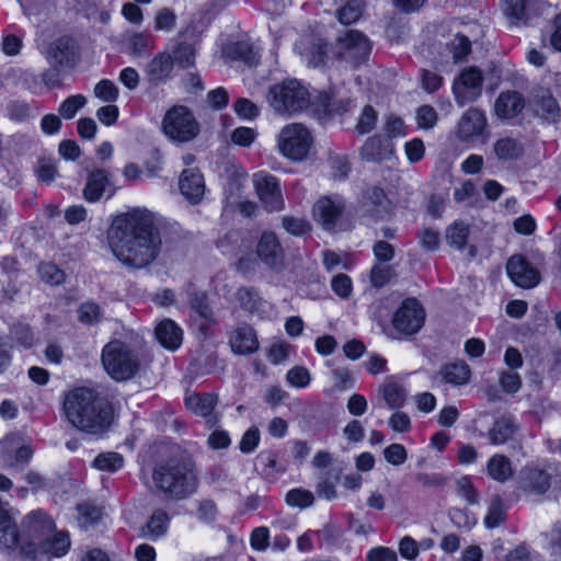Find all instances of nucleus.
Instances as JSON below:
<instances>
[{
    "label": "nucleus",
    "instance_id": "nucleus-1",
    "mask_svg": "<svg viewBox=\"0 0 561 561\" xmlns=\"http://www.w3.org/2000/svg\"><path fill=\"white\" fill-rule=\"evenodd\" d=\"M64 412L73 427L92 435L104 433L112 421L107 403L87 387L76 388L65 396Z\"/></svg>",
    "mask_w": 561,
    "mask_h": 561
},
{
    "label": "nucleus",
    "instance_id": "nucleus-2",
    "mask_svg": "<svg viewBox=\"0 0 561 561\" xmlns=\"http://www.w3.org/2000/svg\"><path fill=\"white\" fill-rule=\"evenodd\" d=\"M152 482L159 493L174 501L188 499L198 488L194 463L183 458L158 462L152 470Z\"/></svg>",
    "mask_w": 561,
    "mask_h": 561
},
{
    "label": "nucleus",
    "instance_id": "nucleus-3",
    "mask_svg": "<svg viewBox=\"0 0 561 561\" xmlns=\"http://www.w3.org/2000/svg\"><path fill=\"white\" fill-rule=\"evenodd\" d=\"M110 245H161L173 242L162 239L149 215L133 211L117 216L107 232Z\"/></svg>",
    "mask_w": 561,
    "mask_h": 561
},
{
    "label": "nucleus",
    "instance_id": "nucleus-4",
    "mask_svg": "<svg viewBox=\"0 0 561 561\" xmlns=\"http://www.w3.org/2000/svg\"><path fill=\"white\" fill-rule=\"evenodd\" d=\"M266 101L276 114L286 116L302 112L311 103L308 90L296 79H286L270 87Z\"/></svg>",
    "mask_w": 561,
    "mask_h": 561
},
{
    "label": "nucleus",
    "instance_id": "nucleus-5",
    "mask_svg": "<svg viewBox=\"0 0 561 561\" xmlns=\"http://www.w3.org/2000/svg\"><path fill=\"white\" fill-rule=\"evenodd\" d=\"M102 364L106 373L116 381H125L135 376L140 363L133 348L119 341L107 343L102 351Z\"/></svg>",
    "mask_w": 561,
    "mask_h": 561
},
{
    "label": "nucleus",
    "instance_id": "nucleus-6",
    "mask_svg": "<svg viewBox=\"0 0 561 561\" xmlns=\"http://www.w3.org/2000/svg\"><path fill=\"white\" fill-rule=\"evenodd\" d=\"M313 144L310 130L301 123L285 125L277 136L279 152L293 161H301L307 158Z\"/></svg>",
    "mask_w": 561,
    "mask_h": 561
},
{
    "label": "nucleus",
    "instance_id": "nucleus-7",
    "mask_svg": "<svg viewBox=\"0 0 561 561\" xmlns=\"http://www.w3.org/2000/svg\"><path fill=\"white\" fill-rule=\"evenodd\" d=\"M162 129L170 139L179 142H187L199 133L193 114L182 105L173 106L165 113Z\"/></svg>",
    "mask_w": 561,
    "mask_h": 561
},
{
    "label": "nucleus",
    "instance_id": "nucleus-8",
    "mask_svg": "<svg viewBox=\"0 0 561 561\" xmlns=\"http://www.w3.org/2000/svg\"><path fill=\"white\" fill-rule=\"evenodd\" d=\"M371 53V42L362 32L350 30L337 37L334 44V55L353 66H358L368 60Z\"/></svg>",
    "mask_w": 561,
    "mask_h": 561
},
{
    "label": "nucleus",
    "instance_id": "nucleus-9",
    "mask_svg": "<svg viewBox=\"0 0 561 561\" xmlns=\"http://www.w3.org/2000/svg\"><path fill=\"white\" fill-rule=\"evenodd\" d=\"M316 220L328 231H343L350 227L344 213V202L340 197H321L313 206Z\"/></svg>",
    "mask_w": 561,
    "mask_h": 561
},
{
    "label": "nucleus",
    "instance_id": "nucleus-10",
    "mask_svg": "<svg viewBox=\"0 0 561 561\" xmlns=\"http://www.w3.org/2000/svg\"><path fill=\"white\" fill-rule=\"evenodd\" d=\"M483 73L476 66L461 70L453 82V94L456 104L460 107L477 101L482 94Z\"/></svg>",
    "mask_w": 561,
    "mask_h": 561
},
{
    "label": "nucleus",
    "instance_id": "nucleus-11",
    "mask_svg": "<svg viewBox=\"0 0 561 561\" xmlns=\"http://www.w3.org/2000/svg\"><path fill=\"white\" fill-rule=\"evenodd\" d=\"M425 321V311L415 298L405 299L392 317V325L398 335H413L421 330Z\"/></svg>",
    "mask_w": 561,
    "mask_h": 561
},
{
    "label": "nucleus",
    "instance_id": "nucleus-12",
    "mask_svg": "<svg viewBox=\"0 0 561 561\" xmlns=\"http://www.w3.org/2000/svg\"><path fill=\"white\" fill-rule=\"evenodd\" d=\"M70 539L67 533L59 531L47 536L43 541L22 545L21 554L27 559H36L38 556L61 557L67 553Z\"/></svg>",
    "mask_w": 561,
    "mask_h": 561
},
{
    "label": "nucleus",
    "instance_id": "nucleus-13",
    "mask_svg": "<svg viewBox=\"0 0 561 561\" xmlns=\"http://www.w3.org/2000/svg\"><path fill=\"white\" fill-rule=\"evenodd\" d=\"M32 456V447L21 443L16 435L7 436L0 444V465L4 468L23 470Z\"/></svg>",
    "mask_w": 561,
    "mask_h": 561
},
{
    "label": "nucleus",
    "instance_id": "nucleus-14",
    "mask_svg": "<svg viewBox=\"0 0 561 561\" xmlns=\"http://www.w3.org/2000/svg\"><path fill=\"white\" fill-rule=\"evenodd\" d=\"M260 260L271 270H280L284 265L283 248H256L254 252L239 257L237 270L244 274L255 271Z\"/></svg>",
    "mask_w": 561,
    "mask_h": 561
},
{
    "label": "nucleus",
    "instance_id": "nucleus-15",
    "mask_svg": "<svg viewBox=\"0 0 561 561\" xmlns=\"http://www.w3.org/2000/svg\"><path fill=\"white\" fill-rule=\"evenodd\" d=\"M253 184L260 201L270 211H278L284 207V201L276 176L266 172L253 175Z\"/></svg>",
    "mask_w": 561,
    "mask_h": 561
},
{
    "label": "nucleus",
    "instance_id": "nucleus-16",
    "mask_svg": "<svg viewBox=\"0 0 561 561\" xmlns=\"http://www.w3.org/2000/svg\"><path fill=\"white\" fill-rule=\"evenodd\" d=\"M488 128L485 113L479 107H470L465 111L458 121L455 135L458 140L468 142L482 136Z\"/></svg>",
    "mask_w": 561,
    "mask_h": 561
},
{
    "label": "nucleus",
    "instance_id": "nucleus-17",
    "mask_svg": "<svg viewBox=\"0 0 561 561\" xmlns=\"http://www.w3.org/2000/svg\"><path fill=\"white\" fill-rule=\"evenodd\" d=\"M511 279L519 287L531 288L539 283L538 271L520 255L512 256L506 265Z\"/></svg>",
    "mask_w": 561,
    "mask_h": 561
},
{
    "label": "nucleus",
    "instance_id": "nucleus-18",
    "mask_svg": "<svg viewBox=\"0 0 561 561\" xmlns=\"http://www.w3.org/2000/svg\"><path fill=\"white\" fill-rule=\"evenodd\" d=\"M173 70V58L167 51L158 53L146 66L145 77L150 85L167 83Z\"/></svg>",
    "mask_w": 561,
    "mask_h": 561
},
{
    "label": "nucleus",
    "instance_id": "nucleus-19",
    "mask_svg": "<svg viewBox=\"0 0 561 561\" xmlns=\"http://www.w3.org/2000/svg\"><path fill=\"white\" fill-rule=\"evenodd\" d=\"M179 187L181 194L192 205L201 203L206 191L204 176L195 169L184 170L181 173Z\"/></svg>",
    "mask_w": 561,
    "mask_h": 561
},
{
    "label": "nucleus",
    "instance_id": "nucleus-20",
    "mask_svg": "<svg viewBox=\"0 0 561 561\" xmlns=\"http://www.w3.org/2000/svg\"><path fill=\"white\" fill-rule=\"evenodd\" d=\"M112 254L125 266L141 268L157 257V248H110Z\"/></svg>",
    "mask_w": 561,
    "mask_h": 561
},
{
    "label": "nucleus",
    "instance_id": "nucleus-21",
    "mask_svg": "<svg viewBox=\"0 0 561 561\" xmlns=\"http://www.w3.org/2000/svg\"><path fill=\"white\" fill-rule=\"evenodd\" d=\"M229 344L234 354L249 355L259 350L255 331L245 323L236 327L229 335Z\"/></svg>",
    "mask_w": 561,
    "mask_h": 561
},
{
    "label": "nucleus",
    "instance_id": "nucleus-22",
    "mask_svg": "<svg viewBox=\"0 0 561 561\" xmlns=\"http://www.w3.org/2000/svg\"><path fill=\"white\" fill-rule=\"evenodd\" d=\"M24 526L30 536L28 542L43 541L47 536L55 530L53 519L43 511H34L30 513L24 520Z\"/></svg>",
    "mask_w": 561,
    "mask_h": 561
},
{
    "label": "nucleus",
    "instance_id": "nucleus-23",
    "mask_svg": "<svg viewBox=\"0 0 561 561\" xmlns=\"http://www.w3.org/2000/svg\"><path fill=\"white\" fill-rule=\"evenodd\" d=\"M533 104L536 113L546 121L556 122L561 115V108L556 98L545 87L534 90Z\"/></svg>",
    "mask_w": 561,
    "mask_h": 561
},
{
    "label": "nucleus",
    "instance_id": "nucleus-24",
    "mask_svg": "<svg viewBox=\"0 0 561 561\" xmlns=\"http://www.w3.org/2000/svg\"><path fill=\"white\" fill-rule=\"evenodd\" d=\"M47 58L54 67H73L76 64V50L72 41L68 37L55 41L48 49Z\"/></svg>",
    "mask_w": 561,
    "mask_h": 561
},
{
    "label": "nucleus",
    "instance_id": "nucleus-25",
    "mask_svg": "<svg viewBox=\"0 0 561 561\" xmlns=\"http://www.w3.org/2000/svg\"><path fill=\"white\" fill-rule=\"evenodd\" d=\"M525 107V101L516 91H505L497 96L494 111L500 118H513L517 116Z\"/></svg>",
    "mask_w": 561,
    "mask_h": 561
},
{
    "label": "nucleus",
    "instance_id": "nucleus-26",
    "mask_svg": "<svg viewBox=\"0 0 561 561\" xmlns=\"http://www.w3.org/2000/svg\"><path fill=\"white\" fill-rule=\"evenodd\" d=\"M110 185V173L105 169H93L89 172L83 188V196L90 203L98 202Z\"/></svg>",
    "mask_w": 561,
    "mask_h": 561
},
{
    "label": "nucleus",
    "instance_id": "nucleus-27",
    "mask_svg": "<svg viewBox=\"0 0 561 561\" xmlns=\"http://www.w3.org/2000/svg\"><path fill=\"white\" fill-rule=\"evenodd\" d=\"M522 488L533 494H543L550 486V474L538 468H524L520 471Z\"/></svg>",
    "mask_w": 561,
    "mask_h": 561
},
{
    "label": "nucleus",
    "instance_id": "nucleus-28",
    "mask_svg": "<svg viewBox=\"0 0 561 561\" xmlns=\"http://www.w3.org/2000/svg\"><path fill=\"white\" fill-rule=\"evenodd\" d=\"M169 523V514L162 508H157L152 512L147 523L141 526L140 536L149 540H158L167 534Z\"/></svg>",
    "mask_w": 561,
    "mask_h": 561
},
{
    "label": "nucleus",
    "instance_id": "nucleus-29",
    "mask_svg": "<svg viewBox=\"0 0 561 561\" xmlns=\"http://www.w3.org/2000/svg\"><path fill=\"white\" fill-rule=\"evenodd\" d=\"M154 332L160 344L170 351L178 350L182 344L183 332L181 328L170 319L161 321Z\"/></svg>",
    "mask_w": 561,
    "mask_h": 561
},
{
    "label": "nucleus",
    "instance_id": "nucleus-30",
    "mask_svg": "<svg viewBox=\"0 0 561 561\" xmlns=\"http://www.w3.org/2000/svg\"><path fill=\"white\" fill-rule=\"evenodd\" d=\"M517 428V424L512 416L502 415L494 422L488 432V436L493 445H502L513 437Z\"/></svg>",
    "mask_w": 561,
    "mask_h": 561
},
{
    "label": "nucleus",
    "instance_id": "nucleus-31",
    "mask_svg": "<svg viewBox=\"0 0 561 561\" xmlns=\"http://www.w3.org/2000/svg\"><path fill=\"white\" fill-rule=\"evenodd\" d=\"M486 471L491 479L500 483L506 482L514 473L511 460L504 455L492 456L486 463Z\"/></svg>",
    "mask_w": 561,
    "mask_h": 561
},
{
    "label": "nucleus",
    "instance_id": "nucleus-32",
    "mask_svg": "<svg viewBox=\"0 0 561 561\" xmlns=\"http://www.w3.org/2000/svg\"><path fill=\"white\" fill-rule=\"evenodd\" d=\"M523 145L515 138L503 137L493 145V153L501 161H512L523 154Z\"/></svg>",
    "mask_w": 561,
    "mask_h": 561
},
{
    "label": "nucleus",
    "instance_id": "nucleus-33",
    "mask_svg": "<svg viewBox=\"0 0 561 561\" xmlns=\"http://www.w3.org/2000/svg\"><path fill=\"white\" fill-rule=\"evenodd\" d=\"M504 13L512 24H526L528 20V0H504Z\"/></svg>",
    "mask_w": 561,
    "mask_h": 561
},
{
    "label": "nucleus",
    "instance_id": "nucleus-34",
    "mask_svg": "<svg viewBox=\"0 0 561 561\" xmlns=\"http://www.w3.org/2000/svg\"><path fill=\"white\" fill-rule=\"evenodd\" d=\"M440 375L444 381L455 386H460L469 380L470 368L465 363H455L446 365L440 370Z\"/></svg>",
    "mask_w": 561,
    "mask_h": 561
},
{
    "label": "nucleus",
    "instance_id": "nucleus-35",
    "mask_svg": "<svg viewBox=\"0 0 561 561\" xmlns=\"http://www.w3.org/2000/svg\"><path fill=\"white\" fill-rule=\"evenodd\" d=\"M225 54L231 59L242 60L249 65H254L259 61L253 46L248 42H236L228 45Z\"/></svg>",
    "mask_w": 561,
    "mask_h": 561
},
{
    "label": "nucleus",
    "instance_id": "nucleus-36",
    "mask_svg": "<svg viewBox=\"0 0 561 561\" xmlns=\"http://www.w3.org/2000/svg\"><path fill=\"white\" fill-rule=\"evenodd\" d=\"M217 398L214 394H192L186 398V407L197 415L207 416L211 413Z\"/></svg>",
    "mask_w": 561,
    "mask_h": 561
},
{
    "label": "nucleus",
    "instance_id": "nucleus-37",
    "mask_svg": "<svg viewBox=\"0 0 561 561\" xmlns=\"http://www.w3.org/2000/svg\"><path fill=\"white\" fill-rule=\"evenodd\" d=\"M389 152L379 136L369 137L360 149L362 158L367 161H379Z\"/></svg>",
    "mask_w": 561,
    "mask_h": 561
},
{
    "label": "nucleus",
    "instance_id": "nucleus-38",
    "mask_svg": "<svg viewBox=\"0 0 561 561\" xmlns=\"http://www.w3.org/2000/svg\"><path fill=\"white\" fill-rule=\"evenodd\" d=\"M470 226L463 220H456L446 228L445 237L451 245H466Z\"/></svg>",
    "mask_w": 561,
    "mask_h": 561
},
{
    "label": "nucleus",
    "instance_id": "nucleus-39",
    "mask_svg": "<svg viewBox=\"0 0 561 561\" xmlns=\"http://www.w3.org/2000/svg\"><path fill=\"white\" fill-rule=\"evenodd\" d=\"M505 519V506L500 495H494L490 502L488 514L484 518L486 528L492 529L500 526Z\"/></svg>",
    "mask_w": 561,
    "mask_h": 561
},
{
    "label": "nucleus",
    "instance_id": "nucleus-40",
    "mask_svg": "<svg viewBox=\"0 0 561 561\" xmlns=\"http://www.w3.org/2000/svg\"><path fill=\"white\" fill-rule=\"evenodd\" d=\"M190 306L192 310L205 320H211L213 312L207 304V296L204 291H198L193 286H190Z\"/></svg>",
    "mask_w": 561,
    "mask_h": 561
},
{
    "label": "nucleus",
    "instance_id": "nucleus-41",
    "mask_svg": "<svg viewBox=\"0 0 561 561\" xmlns=\"http://www.w3.org/2000/svg\"><path fill=\"white\" fill-rule=\"evenodd\" d=\"M124 465V458L118 453H102L93 461V466L102 471H116Z\"/></svg>",
    "mask_w": 561,
    "mask_h": 561
},
{
    "label": "nucleus",
    "instance_id": "nucleus-42",
    "mask_svg": "<svg viewBox=\"0 0 561 561\" xmlns=\"http://www.w3.org/2000/svg\"><path fill=\"white\" fill-rule=\"evenodd\" d=\"M363 13L360 0H351L336 12L337 20L345 25L356 22Z\"/></svg>",
    "mask_w": 561,
    "mask_h": 561
},
{
    "label": "nucleus",
    "instance_id": "nucleus-43",
    "mask_svg": "<svg viewBox=\"0 0 561 561\" xmlns=\"http://www.w3.org/2000/svg\"><path fill=\"white\" fill-rule=\"evenodd\" d=\"M85 103L87 99L82 94L70 95L59 105L58 113L60 117L71 119Z\"/></svg>",
    "mask_w": 561,
    "mask_h": 561
},
{
    "label": "nucleus",
    "instance_id": "nucleus-44",
    "mask_svg": "<svg viewBox=\"0 0 561 561\" xmlns=\"http://www.w3.org/2000/svg\"><path fill=\"white\" fill-rule=\"evenodd\" d=\"M237 299L240 302V306L249 312L257 311L261 305L259 293L254 288L250 287L239 288L237 291Z\"/></svg>",
    "mask_w": 561,
    "mask_h": 561
},
{
    "label": "nucleus",
    "instance_id": "nucleus-45",
    "mask_svg": "<svg viewBox=\"0 0 561 561\" xmlns=\"http://www.w3.org/2000/svg\"><path fill=\"white\" fill-rule=\"evenodd\" d=\"M396 273L389 264L377 263L373 266L370 272V282L374 287L381 288L388 284Z\"/></svg>",
    "mask_w": 561,
    "mask_h": 561
},
{
    "label": "nucleus",
    "instance_id": "nucleus-46",
    "mask_svg": "<svg viewBox=\"0 0 561 561\" xmlns=\"http://www.w3.org/2000/svg\"><path fill=\"white\" fill-rule=\"evenodd\" d=\"M39 278L49 285H59L65 280V273L53 263H41L38 266Z\"/></svg>",
    "mask_w": 561,
    "mask_h": 561
},
{
    "label": "nucleus",
    "instance_id": "nucleus-47",
    "mask_svg": "<svg viewBox=\"0 0 561 561\" xmlns=\"http://www.w3.org/2000/svg\"><path fill=\"white\" fill-rule=\"evenodd\" d=\"M323 264L329 272L337 267L347 270L352 265V260L345 252L337 253L332 250H325L323 252Z\"/></svg>",
    "mask_w": 561,
    "mask_h": 561
},
{
    "label": "nucleus",
    "instance_id": "nucleus-48",
    "mask_svg": "<svg viewBox=\"0 0 561 561\" xmlns=\"http://www.w3.org/2000/svg\"><path fill=\"white\" fill-rule=\"evenodd\" d=\"M285 500L289 506L307 508L313 504L314 496L310 491L293 489L287 492Z\"/></svg>",
    "mask_w": 561,
    "mask_h": 561
},
{
    "label": "nucleus",
    "instance_id": "nucleus-49",
    "mask_svg": "<svg viewBox=\"0 0 561 561\" xmlns=\"http://www.w3.org/2000/svg\"><path fill=\"white\" fill-rule=\"evenodd\" d=\"M383 399L391 409H399L404 404V389L397 383H387L383 387Z\"/></svg>",
    "mask_w": 561,
    "mask_h": 561
},
{
    "label": "nucleus",
    "instance_id": "nucleus-50",
    "mask_svg": "<svg viewBox=\"0 0 561 561\" xmlns=\"http://www.w3.org/2000/svg\"><path fill=\"white\" fill-rule=\"evenodd\" d=\"M102 318L101 308L93 301L82 304L78 309V319L84 324L98 323Z\"/></svg>",
    "mask_w": 561,
    "mask_h": 561
},
{
    "label": "nucleus",
    "instance_id": "nucleus-51",
    "mask_svg": "<svg viewBox=\"0 0 561 561\" xmlns=\"http://www.w3.org/2000/svg\"><path fill=\"white\" fill-rule=\"evenodd\" d=\"M499 382L504 392L512 394L516 393L523 385L520 375L512 369L502 370L499 376Z\"/></svg>",
    "mask_w": 561,
    "mask_h": 561
},
{
    "label": "nucleus",
    "instance_id": "nucleus-52",
    "mask_svg": "<svg viewBox=\"0 0 561 561\" xmlns=\"http://www.w3.org/2000/svg\"><path fill=\"white\" fill-rule=\"evenodd\" d=\"M438 121L436 110L431 105H422L416 111V123L422 129H432Z\"/></svg>",
    "mask_w": 561,
    "mask_h": 561
},
{
    "label": "nucleus",
    "instance_id": "nucleus-53",
    "mask_svg": "<svg viewBox=\"0 0 561 561\" xmlns=\"http://www.w3.org/2000/svg\"><path fill=\"white\" fill-rule=\"evenodd\" d=\"M80 527L89 528L101 518V511L96 506L90 504H80L78 506Z\"/></svg>",
    "mask_w": 561,
    "mask_h": 561
},
{
    "label": "nucleus",
    "instance_id": "nucleus-54",
    "mask_svg": "<svg viewBox=\"0 0 561 561\" xmlns=\"http://www.w3.org/2000/svg\"><path fill=\"white\" fill-rule=\"evenodd\" d=\"M93 92L95 98L107 103L115 102L118 98V89L111 80H101Z\"/></svg>",
    "mask_w": 561,
    "mask_h": 561
},
{
    "label": "nucleus",
    "instance_id": "nucleus-55",
    "mask_svg": "<svg viewBox=\"0 0 561 561\" xmlns=\"http://www.w3.org/2000/svg\"><path fill=\"white\" fill-rule=\"evenodd\" d=\"M176 25V14L169 8H162L154 18L157 31L171 32Z\"/></svg>",
    "mask_w": 561,
    "mask_h": 561
},
{
    "label": "nucleus",
    "instance_id": "nucleus-56",
    "mask_svg": "<svg viewBox=\"0 0 561 561\" xmlns=\"http://www.w3.org/2000/svg\"><path fill=\"white\" fill-rule=\"evenodd\" d=\"M377 122V113L370 105H366L359 116L358 123L355 127L356 131L360 135L371 131Z\"/></svg>",
    "mask_w": 561,
    "mask_h": 561
},
{
    "label": "nucleus",
    "instance_id": "nucleus-57",
    "mask_svg": "<svg viewBox=\"0 0 561 561\" xmlns=\"http://www.w3.org/2000/svg\"><path fill=\"white\" fill-rule=\"evenodd\" d=\"M256 137L257 133L255 129L244 126L236 128L230 135L232 144L241 147H250Z\"/></svg>",
    "mask_w": 561,
    "mask_h": 561
},
{
    "label": "nucleus",
    "instance_id": "nucleus-58",
    "mask_svg": "<svg viewBox=\"0 0 561 561\" xmlns=\"http://www.w3.org/2000/svg\"><path fill=\"white\" fill-rule=\"evenodd\" d=\"M383 457L389 463L401 466L408 459V453L403 445L394 443L385 448Z\"/></svg>",
    "mask_w": 561,
    "mask_h": 561
},
{
    "label": "nucleus",
    "instance_id": "nucleus-59",
    "mask_svg": "<svg viewBox=\"0 0 561 561\" xmlns=\"http://www.w3.org/2000/svg\"><path fill=\"white\" fill-rule=\"evenodd\" d=\"M194 48L190 44H180L174 50L173 62L176 61L183 68H190L194 65Z\"/></svg>",
    "mask_w": 561,
    "mask_h": 561
},
{
    "label": "nucleus",
    "instance_id": "nucleus-60",
    "mask_svg": "<svg viewBox=\"0 0 561 561\" xmlns=\"http://www.w3.org/2000/svg\"><path fill=\"white\" fill-rule=\"evenodd\" d=\"M283 227L294 236H304L311 230V226L307 220L297 217H284Z\"/></svg>",
    "mask_w": 561,
    "mask_h": 561
},
{
    "label": "nucleus",
    "instance_id": "nucleus-61",
    "mask_svg": "<svg viewBox=\"0 0 561 561\" xmlns=\"http://www.w3.org/2000/svg\"><path fill=\"white\" fill-rule=\"evenodd\" d=\"M11 334L16 342H19L23 347H31L34 343V336L31 328L24 323H16L11 329Z\"/></svg>",
    "mask_w": 561,
    "mask_h": 561
},
{
    "label": "nucleus",
    "instance_id": "nucleus-62",
    "mask_svg": "<svg viewBox=\"0 0 561 561\" xmlns=\"http://www.w3.org/2000/svg\"><path fill=\"white\" fill-rule=\"evenodd\" d=\"M404 151L411 163L420 161L425 153V146L422 139L414 138L404 145Z\"/></svg>",
    "mask_w": 561,
    "mask_h": 561
},
{
    "label": "nucleus",
    "instance_id": "nucleus-63",
    "mask_svg": "<svg viewBox=\"0 0 561 561\" xmlns=\"http://www.w3.org/2000/svg\"><path fill=\"white\" fill-rule=\"evenodd\" d=\"M236 113L244 119H254L259 116V107L248 99H239L234 104Z\"/></svg>",
    "mask_w": 561,
    "mask_h": 561
},
{
    "label": "nucleus",
    "instance_id": "nucleus-64",
    "mask_svg": "<svg viewBox=\"0 0 561 561\" xmlns=\"http://www.w3.org/2000/svg\"><path fill=\"white\" fill-rule=\"evenodd\" d=\"M287 380L294 387L302 388L309 385L310 374L307 368L297 366L287 373Z\"/></svg>",
    "mask_w": 561,
    "mask_h": 561
}]
</instances>
